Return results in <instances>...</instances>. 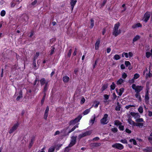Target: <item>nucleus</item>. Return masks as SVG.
I'll list each match as a JSON object with an SVG mask.
<instances>
[{
	"instance_id": "49530a36",
	"label": "nucleus",
	"mask_w": 152,
	"mask_h": 152,
	"mask_svg": "<svg viewBox=\"0 0 152 152\" xmlns=\"http://www.w3.org/2000/svg\"><path fill=\"white\" fill-rule=\"evenodd\" d=\"M120 142H122L124 144H127V141L125 139H122L120 140Z\"/></svg>"
},
{
	"instance_id": "a211bd4d",
	"label": "nucleus",
	"mask_w": 152,
	"mask_h": 152,
	"mask_svg": "<svg viewBox=\"0 0 152 152\" xmlns=\"http://www.w3.org/2000/svg\"><path fill=\"white\" fill-rule=\"evenodd\" d=\"M40 84L41 86L43 85L44 84L45 85L46 83H48L46 82L45 79L44 78H43L41 79L40 80Z\"/></svg>"
},
{
	"instance_id": "13d9d810",
	"label": "nucleus",
	"mask_w": 152,
	"mask_h": 152,
	"mask_svg": "<svg viewBox=\"0 0 152 152\" xmlns=\"http://www.w3.org/2000/svg\"><path fill=\"white\" fill-rule=\"evenodd\" d=\"M85 99H84V97L82 98L81 99V101L80 102V104H83L85 102Z\"/></svg>"
},
{
	"instance_id": "4c0bfd02",
	"label": "nucleus",
	"mask_w": 152,
	"mask_h": 152,
	"mask_svg": "<svg viewBox=\"0 0 152 152\" xmlns=\"http://www.w3.org/2000/svg\"><path fill=\"white\" fill-rule=\"evenodd\" d=\"M19 125V124L17 123L14 125L12 127V128L14 129V130H15L18 127Z\"/></svg>"
},
{
	"instance_id": "dca6fc26",
	"label": "nucleus",
	"mask_w": 152,
	"mask_h": 152,
	"mask_svg": "<svg viewBox=\"0 0 152 152\" xmlns=\"http://www.w3.org/2000/svg\"><path fill=\"white\" fill-rule=\"evenodd\" d=\"M70 4L72 7V10L77 2V1L76 0H70Z\"/></svg>"
},
{
	"instance_id": "e433bc0d",
	"label": "nucleus",
	"mask_w": 152,
	"mask_h": 152,
	"mask_svg": "<svg viewBox=\"0 0 152 152\" xmlns=\"http://www.w3.org/2000/svg\"><path fill=\"white\" fill-rule=\"evenodd\" d=\"M55 147H51L49 148L48 152H53L55 150Z\"/></svg>"
},
{
	"instance_id": "37998d69",
	"label": "nucleus",
	"mask_w": 152,
	"mask_h": 152,
	"mask_svg": "<svg viewBox=\"0 0 152 152\" xmlns=\"http://www.w3.org/2000/svg\"><path fill=\"white\" fill-rule=\"evenodd\" d=\"M5 14H6L5 11L4 10H2L0 13L2 17H3V16H4L5 15Z\"/></svg>"
},
{
	"instance_id": "ea45409f",
	"label": "nucleus",
	"mask_w": 152,
	"mask_h": 152,
	"mask_svg": "<svg viewBox=\"0 0 152 152\" xmlns=\"http://www.w3.org/2000/svg\"><path fill=\"white\" fill-rule=\"evenodd\" d=\"M111 131L113 133H115L118 131V129L117 128L115 127L111 129Z\"/></svg>"
},
{
	"instance_id": "423d86ee",
	"label": "nucleus",
	"mask_w": 152,
	"mask_h": 152,
	"mask_svg": "<svg viewBox=\"0 0 152 152\" xmlns=\"http://www.w3.org/2000/svg\"><path fill=\"white\" fill-rule=\"evenodd\" d=\"M151 16L150 13L148 12H146L144 15L142 20L145 23L149 20Z\"/></svg>"
},
{
	"instance_id": "bf43d9fd",
	"label": "nucleus",
	"mask_w": 152,
	"mask_h": 152,
	"mask_svg": "<svg viewBox=\"0 0 152 152\" xmlns=\"http://www.w3.org/2000/svg\"><path fill=\"white\" fill-rule=\"evenodd\" d=\"M107 1V0H104L103 1L102 3L101 4L102 7H103Z\"/></svg>"
},
{
	"instance_id": "4468645a",
	"label": "nucleus",
	"mask_w": 152,
	"mask_h": 152,
	"mask_svg": "<svg viewBox=\"0 0 152 152\" xmlns=\"http://www.w3.org/2000/svg\"><path fill=\"white\" fill-rule=\"evenodd\" d=\"M142 27V25L140 23H138L132 25V27L133 29H135L138 27Z\"/></svg>"
},
{
	"instance_id": "de8ad7c7",
	"label": "nucleus",
	"mask_w": 152,
	"mask_h": 152,
	"mask_svg": "<svg viewBox=\"0 0 152 152\" xmlns=\"http://www.w3.org/2000/svg\"><path fill=\"white\" fill-rule=\"evenodd\" d=\"M135 106L133 105H127L125 107V108L127 109H128L129 108L132 107H134Z\"/></svg>"
},
{
	"instance_id": "69168bd1",
	"label": "nucleus",
	"mask_w": 152,
	"mask_h": 152,
	"mask_svg": "<svg viewBox=\"0 0 152 152\" xmlns=\"http://www.w3.org/2000/svg\"><path fill=\"white\" fill-rule=\"evenodd\" d=\"M97 62V59L94 62V63L93 65V68L94 69L96 67V64Z\"/></svg>"
},
{
	"instance_id": "a19ab883",
	"label": "nucleus",
	"mask_w": 152,
	"mask_h": 152,
	"mask_svg": "<svg viewBox=\"0 0 152 152\" xmlns=\"http://www.w3.org/2000/svg\"><path fill=\"white\" fill-rule=\"evenodd\" d=\"M39 55V52H36L35 55L34 56L33 60H36V59L38 57Z\"/></svg>"
},
{
	"instance_id": "6e6d98bb",
	"label": "nucleus",
	"mask_w": 152,
	"mask_h": 152,
	"mask_svg": "<svg viewBox=\"0 0 152 152\" xmlns=\"http://www.w3.org/2000/svg\"><path fill=\"white\" fill-rule=\"evenodd\" d=\"M119 129L121 131H123L124 129V126L121 125H120L119 126Z\"/></svg>"
},
{
	"instance_id": "e2e57ef3",
	"label": "nucleus",
	"mask_w": 152,
	"mask_h": 152,
	"mask_svg": "<svg viewBox=\"0 0 152 152\" xmlns=\"http://www.w3.org/2000/svg\"><path fill=\"white\" fill-rule=\"evenodd\" d=\"M126 132L130 134L132 132L131 130H129L128 129L126 128L125 130Z\"/></svg>"
},
{
	"instance_id": "680f3d73",
	"label": "nucleus",
	"mask_w": 152,
	"mask_h": 152,
	"mask_svg": "<svg viewBox=\"0 0 152 152\" xmlns=\"http://www.w3.org/2000/svg\"><path fill=\"white\" fill-rule=\"evenodd\" d=\"M127 76V75L126 74L124 73L122 74V77L123 79H125L126 77Z\"/></svg>"
},
{
	"instance_id": "f257e3e1",
	"label": "nucleus",
	"mask_w": 152,
	"mask_h": 152,
	"mask_svg": "<svg viewBox=\"0 0 152 152\" xmlns=\"http://www.w3.org/2000/svg\"><path fill=\"white\" fill-rule=\"evenodd\" d=\"M120 26V23L119 22H118L115 25L113 28V35L115 37H116L121 32L120 29H118L119 27Z\"/></svg>"
},
{
	"instance_id": "412c9836",
	"label": "nucleus",
	"mask_w": 152,
	"mask_h": 152,
	"mask_svg": "<svg viewBox=\"0 0 152 152\" xmlns=\"http://www.w3.org/2000/svg\"><path fill=\"white\" fill-rule=\"evenodd\" d=\"M121 108V104L119 102H117V106L115 107V110L116 111H119L120 110Z\"/></svg>"
},
{
	"instance_id": "aec40b11",
	"label": "nucleus",
	"mask_w": 152,
	"mask_h": 152,
	"mask_svg": "<svg viewBox=\"0 0 152 152\" xmlns=\"http://www.w3.org/2000/svg\"><path fill=\"white\" fill-rule=\"evenodd\" d=\"M128 122L130 124L132 125L133 126H135L136 123L132 121L131 118L128 119Z\"/></svg>"
},
{
	"instance_id": "72a5a7b5",
	"label": "nucleus",
	"mask_w": 152,
	"mask_h": 152,
	"mask_svg": "<svg viewBox=\"0 0 152 152\" xmlns=\"http://www.w3.org/2000/svg\"><path fill=\"white\" fill-rule=\"evenodd\" d=\"M51 50V52L50 54V56L52 55L54 53V50L55 49L54 45L53 46Z\"/></svg>"
},
{
	"instance_id": "6e6552de",
	"label": "nucleus",
	"mask_w": 152,
	"mask_h": 152,
	"mask_svg": "<svg viewBox=\"0 0 152 152\" xmlns=\"http://www.w3.org/2000/svg\"><path fill=\"white\" fill-rule=\"evenodd\" d=\"M108 115L107 114H104L103 118L100 120L101 123L102 124H106L108 123L107 121V118L108 117Z\"/></svg>"
},
{
	"instance_id": "7c9ffc66",
	"label": "nucleus",
	"mask_w": 152,
	"mask_h": 152,
	"mask_svg": "<svg viewBox=\"0 0 152 152\" xmlns=\"http://www.w3.org/2000/svg\"><path fill=\"white\" fill-rule=\"evenodd\" d=\"M124 80L121 78L120 79L118 80L117 82V85H120L122 84V83L124 82Z\"/></svg>"
},
{
	"instance_id": "052dcab7",
	"label": "nucleus",
	"mask_w": 152,
	"mask_h": 152,
	"mask_svg": "<svg viewBox=\"0 0 152 152\" xmlns=\"http://www.w3.org/2000/svg\"><path fill=\"white\" fill-rule=\"evenodd\" d=\"M62 145V144H58L57 145L56 150H58L60 148Z\"/></svg>"
},
{
	"instance_id": "c03bdc74",
	"label": "nucleus",
	"mask_w": 152,
	"mask_h": 152,
	"mask_svg": "<svg viewBox=\"0 0 152 152\" xmlns=\"http://www.w3.org/2000/svg\"><path fill=\"white\" fill-rule=\"evenodd\" d=\"M129 141L131 142H133V144L134 145H137V142H136V141L135 140H134L133 139H132L130 140Z\"/></svg>"
},
{
	"instance_id": "09e8293b",
	"label": "nucleus",
	"mask_w": 152,
	"mask_h": 152,
	"mask_svg": "<svg viewBox=\"0 0 152 152\" xmlns=\"http://www.w3.org/2000/svg\"><path fill=\"white\" fill-rule=\"evenodd\" d=\"M151 55V53L150 52H147L146 53V56L147 58H149Z\"/></svg>"
},
{
	"instance_id": "338daca9",
	"label": "nucleus",
	"mask_w": 152,
	"mask_h": 152,
	"mask_svg": "<svg viewBox=\"0 0 152 152\" xmlns=\"http://www.w3.org/2000/svg\"><path fill=\"white\" fill-rule=\"evenodd\" d=\"M15 131V130H14V129L12 128L10 129V130H9V133L10 134H11L12 133V132H13L14 131Z\"/></svg>"
},
{
	"instance_id": "4be33fe9",
	"label": "nucleus",
	"mask_w": 152,
	"mask_h": 152,
	"mask_svg": "<svg viewBox=\"0 0 152 152\" xmlns=\"http://www.w3.org/2000/svg\"><path fill=\"white\" fill-rule=\"evenodd\" d=\"M48 83H46V84L45 85L43 90V93H46L47 91L48 90Z\"/></svg>"
},
{
	"instance_id": "9d476101",
	"label": "nucleus",
	"mask_w": 152,
	"mask_h": 152,
	"mask_svg": "<svg viewBox=\"0 0 152 152\" xmlns=\"http://www.w3.org/2000/svg\"><path fill=\"white\" fill-rule=\"evenodd\" d=\"M101 143H100L94 142L91 143L90 145V146L92 148H94L100 146Z\"/></svg>"
},
{
	"instance_id": "f03ea898",
	"label": "nucleus",
	"mask_w": 152,
	"mask_h": 152,
	"mask_svg": "<svg viewBox=\"0 0 152 152\" xmlns=\"http://www.w3.org/2000/svg\"><path fill=\"white\" fill-rule=\"evenodd\" d=\"M132 88L135 90L136 93H140V92L142 90L143 87L141 86H136V85L134 84L132 86Z\"/></svg>"
},
{
	"instance_id": "20e7f679",
	"label": "nucleus",
	"mask_w": 152,
	"mask_h": 152,
	"mask_svg": "<svg viewBox=\"0 0 152 152\" xmlns=\"http://www.w3.org/2000/svg\"><path fill=\"white\" fill-rule=\"evenodd\" d=\"M91 131H86V132L79 134L78 136V139L80 140L81 138L90 135L91 134Z\"/></svg>"
},
{
	"instance_id": "1a4fd4ad",
	"label": "nucleus",
	"mask_w": 152,
	"mask_h": 152,
	"mask_svg": "<svg viewBox=\"0 0 152 152\" xmlns=\"http://www.w3.org/2000/svg\"><path fill=\"white\" fill-rule=\"evenodd\" d=\"M131 115L134 117V118L136 119L137 118H139L140 117V115L138 113H135L134 112H131L130 113Z\"/></svg>"
},
{
	"instance_id": "6ab92c4d",
	"label": "nucleus",
	"mask_w": 152,
	"mask_h": 152,
	"mask_svg": "<svg viewBox=\"0 0 152 152\" xmlns=\"http://www.w3.org/2000/svg\"><path fill=\"white\" fill-rule=\"evenodd\" d=\"M42 0H38V1L37 0H34V1L31 3V4L32 6L35 5L37 3L38 4H39L40 3L42 2Z\"/></svg>"
},
{
	"instance_id": "b1692460",
	"label": "nucleus",
	"mask_w": 152,
	"mask_h": 152,
	"mask_svg": "<svg viewBox=\"0 0 152 152\" xmlns=\"http://www.w3.org/2000/svg\"><path fill=\"white\" fill-rule=\"evenodd\" d=\"M34 138H35V137H33L31 138L30 142V143L29 145V148H30L32 146V145L33 144V142L34 140Z\"/></svg>"
},
{
	"instance_id": "473e14b6",
	"label": "nucleus",
	"mask_w": 152,
	"mask_h": 152,
	"mask_svg": "<svg viewBox=\"0 0 152 152\" xmlns=\"http://www.w3.org/2000/svg\"><path fill=\"white\" fill-rule=\"evenodd\" d=\"M93 117V119H91L89 121L90 124H91L92 125L93 124H94V121L95 120V118H96L95 115H94Z\"/></svg>"
},
{
	"instance_id": "f3484780",
	"label": "nucleus",
	"mask_w": 152,
	"mask_h": 152,
	"mask_svg": "<svg viewBox=\"0 0 152 152\" xmlns=\"http://www.w3.org/2000/svg\"><path fill=\"white\" fill-rule=\"evenodd\" d=\"M100 40L99 39H98L96 41L95 44V49L96 50H98L100 45Z\"/></svg>"
},
{
	"instance_id": "bb28decb",
	"label": "nucleus",
	"mask_w": 152,
	"mask_h": 152,
	"mask_svg": "<svg viewBox=\"0 0 152 152\" xmlns=\"http://www.w3.org/2000/svg\"><path fill=\"white\" fill-rule=\"evenodd\" d=\"M140 36L139 35H137L133 38V42H135L138 40L140 39Z\"/></svg>"
},
{
	"instance_id": "a878e982",
	"label": "nucleus",
	"mask_w": 152,
	"mask_h": 152,
	"mask_svg": "<svg viewBox=\"0 0 152 152\" xmlns=\"http://www.w3.org/2000/svg\"><path fill=\"white\" fill-rule=\"evenodd\" d=\"M63 79L64 83H67L69 81V78L68 77L66 76L63 77Z\"/></svg>"
},
{
	"instance_id": "0e129e2a",
	"label": "nucleus",
	"mask_w": 152,
	"mask_h": 152,
	"mask_svg": "<svg viewBox=\"0 0 152 152\" xmlns=\"http://www.w3.org/2000/svg\"><path fill=\"white\" fill-rule=\"evenodd\" d=\"M109 96L107 94L104 95V99L106 100H107L109 99Z\"/></svg>"
},
{
	"instance_id": "864d4df0",
	"label": "nucleus",
	"mask_w": 152,
	"mask_h": 152,
	"mask_svg": "<svg viewBox=\"0 0 152 152\" xmlns=\"http://www.w3.org/2000/svg\"><path fill=\"white\" fill-rule=\"evenodd\" d=\"M115 125H119L120 124H121L120 122V121H119L117 120H116L115 122Z\"/></svg>"
},
{
	"instance_id": "39448f33",
	"label": "nucleus",
	"mask_w": 152,
	"mask_h": 152,
	"mask_svg": "<svg viewBox=\"0 0 152 152\" xmlns=\"http://www.w3.org/2000/svg\"><path fill=\"white\" fill-rule=\"evenodd\" d=\"M77 137V136H73L71 137V140L70 143L69 145V147H72L76 144Z\"/></svg>"
},
{
	"instance_id": "3c124183",
	"label": "nucleus",
	"mask_w": 152,
	"mask_h": 152,
	"mask_svg": "<svg viewBox=\"0 0 152 152\" xmlns=\"http://www.w3.org/2000/svg\"><path fill=\"white\" fill-rule=\"evenodd\" d=\"M72 49H70L69 50V52L68 53V54H67V56L68 57H70L71 54V53H72Z\"/></svg>"
},
{
	"instance_id": "7ed1b4c3",
	"label": "nucleus",
	"mask_w": 152,
	"mask_h": 152,
	"mask_svg": "<svg viewBox=\"0 0 152 152\" xmlns=\"http://www.w3.org/2000/svg\"><path fill=\"white\" fill-rule=\"evenodd\" d=\"M82 115H79L77 118L74 120H71L69 123V125H74L76 123L78 122L82 118Z\"/></svg>"
},
{
	"instance_id": "c756f323",
	"label": "nucleus",
	"mask_w": 152,
	"mask_h": 152,
	"mask_svg": "<svg viewBox=\"0 0 152 152\" xmlns=\"http://www.w3.org/2000/svg\"><path fill=\"white\" fill-rule=\"evenodd\" d=\"M90 108H89L85 110L83 113V114L85 115L87 114L90 112Z\"/></svg>"
},
{
	"instance_id": "ddd939ff",
	"label": "nucleus",
	"mask_w": 152,
	"mask_h": 152,
	"mask_svg": "<svg viewBox=\"0 0 152 152\" xmlns=\"http://www.w3.org/2000/svg\"><path fill=\"white\" fill-rule=\"evenodd\" d=\"M78 127V125L77 124L76 125L74 126L70 130H69L67 133L64 134L65 136H66L69 135V134L71 132L74 131L76 128Z\"/></svg>"
},
{
	"instance_id": "393cba45",
	"label": "nucleus",
	"mask_w": 152,
	"mask_h": 152,
	"mask_svg": "<svg viewBox=\"0 0 152 152\" xmlns=\"http://www.w3.org/2000/svg\"><path fill=\"white\" fill-rule=\"evenodd\" d=\"M124 89L123 88H121L119 89V92L117 90H116V91L117 93H118V94L119 96H121L122 95L123 92L124 91Z\"/></svg>"
},
{
	"instance_id": "f8f14e48",
	"label": "nucleus",
	"mask_w": 152,
	"mask_h": 152,
	"mask_svg": "<svg viewBox=\"0 0 152 152\" xmlns=\"http://www.w3.org/2000/svg\"><path fill=\"white\" fill-rule=\"evenodd\" d=\"M49 110V107L48 106H47L45 109L44 114V118L45 120H46L48 117Z\"/></svg>"
},
{
	"instance_id": "79ce46f5",
	"label": "nucleus",
	"mask_w": 152,
	"mask_h": 152,
	"mask_svg": "<svg viewBox=\"0 0 152 152\" xmlns=\"http://www.w3.org/2000/svg\"><path fill=\"white\" fill-rule=\"evenodd\" d=\"M71 147L67 146L66 147L64 150V152H69V151L71 150V149L69 148L70 147Z\"/></svg>"
},
{
	"instance_id": "4d7b16f0",
	"label": "nucleus",
	"mask_w": 152,
	"mask_h": 152,
	"mask_svg": "<svg viewBox=\"0 0 152 152\" xmlns=\"http://www.w3.org/2000/svg\"><path fill=\"white\" fill-rule=\"evenodd\" d=\"M94 104L95 105H94V107L95 108H96L98 107V105L99 104V102L98 101H96Z\"/></svg>"
},
{
	"instance_id": "2f4dec72",
	"label": "nucleus",
	"mask_w": 152,
	"mask_h": 152,
	"mask_svg": "<svg viewBox=\"0 0 152 152\" xmlns=\"http://www.w3.org/2000/svg\"><path fill=\"white\" fill-rule=\"evenodd\" d=\"M91 23H90V28H92L94 26V20L93 18H92L91 20Z\"/></svg>"
},
{
	"instance_id": "774afa93",
	"label": "nucleus",
	"mask_w": 152,
	"mask_h": 152,
	"mask_svg": "<svg viewBox=\"0 0 152 152\" xmlns=\"http://www.w3.org/2000/svg\"><path fill=\"white\" fill-rule=\"evenodd\" d=\"M77 49L76 48H75L74 51L73 53V56H75L76 55L77 52Z\"/></svg>"
},
{
	"instance_id": "a18cd8bd",
	"label": "nucleus",
	"mask_w": 152,
	"mask_h": 152,
	"mask_svg": "<svg viewBox=\"0 0 152 152\" xmlns=\"http://www.w3.org/2000/svg\"><path fill=\"white\" fill-rule=\"evenodd\" d=\"M138 111L141 113H142L143 112V109L142 107L141 106L140 107L138 108Z\"/></svg>"
},
{
	"instance_id": "9b49d317",
	"label": "nucleus",
	"mask_w": 152,
	"mask_h": 152,
	"mask_svg": "<svg viewBox=\"0 0 152 152\" xmlns=\"http://www.w3.org/2000/svg\"><path fill=\"white\" fill-rule=\"evenodd\" d=\"M149 97L148 96V91H147L145 93V100L146 104H148L149 103Z\"/></svg>"
},
{
	"instance_id": "f704fd0d",
	"label": "nucleus",
	"mask_w": 152,
	"mask_h": 152,
	"mask_svg": "<svg viewBox=\"0 0 152 152\" xmlns=\"http://www.w3.org/2000/svg\"><path fill=\"white\" fill-rule=\"evenodd\" d=\"M135 121L137 123H140L144 121L143 120L142 118H140L136 119Z\"/></svg>"
},
{
	"instance_id": "8fccbe9b",
	"label": "nucleus",
	"mask_w": 152,
	"mask_h": 152,
	"mask_svg": "<svg viewBox=\"0 0 152 152\" xmlns=\"http://www.w3.org/2000/svg\"><path fill=\"white\" fill-rule=\"evenodd\" d=\"M140 77V75L139 74L136 73L134 75V79H137L139 78Z\"/></svg>"
},
{
	"instance_id": "603ef678",
	"label": "nucleus",
	"mask_w": 152,
	"mask_h": 152,
	"mask_svg": "<svg viewBox=\"0 0 152 152\" xmlns=\"http://www.w3.org/2000/svg\"><path fill=\"white\" fill-rule=\"evenodd\" d=\"M125 64L126 66L127 67L129 66H130L131 64L129 61H125Z\"/></svg>"
},
{
	"instance_id": "5701e85b",
	"label": "nucleus",
	"mask_w": 152,
	"mask_h": 152,
	"mask_svg": "<svg viewBox=\"0 0 152 152\" xmlns=\"http://www.w3.org/2000/svg\"><path fill=\"white\" fill-rule=\"evenodd\" d=\"M135 97L138 99L139 102L142 101V98L140 94V93H136L135 95Z\"/></svg>"
},
{
	"instance_id": "c85d7f7f",
	"label": "nucleus",
	"mask_w": 152,
	"mask_h": 152,
	"mask_svg": "<svg viewBox=\"0 0 152 152\" xmlns=\"http://www.w3.org/2000/svg\"><path fill=\"white\" fill-rule=\"evenodd\" d=\"M143 126V124L142 123H136L135 126H138L142 128Z\"/></svg>"
},
{
	"instance_id": "0eeeda50",
	"label": "nucleus",
	"mask_w": 152,
	"mask_h": 152,
	"mask_svg": "<svg viewBox=\"0 0 152 152\" xmlns=\"http://www.w3.org/2000/svg\"><path fill=\"white\" fill-rule=\"evenodd\" d=\"M112 147L119 150H122L124 148V146L121 144L116 143L112 145Z\"/></svg>"
},
{
	"instance_id": "58836bf2",
	"label": "nucleus",
	"mask_w": 152,
	"mask_h": 152,
	"mask_svg": "<svg viewBox=\"0 0 152 152\" xmlns=\"http://www.w3.org/2000/svg\"><path fill=\"white\" fill-rule=\"evenodd\" d=\"M115 88V84L114 82H113L110 86V89L111 90H114Z\"/></svg>"
},
{
	"instance_id": "5fc2aeb1",
	"label": "nucleus",
	"mask_w": 152,
	"mask_h": 152,
	"mask_svg": "<svg viewBox=\"0 0 152 152\" xmlns=\"http://www.w3.org/2000/svg\"><path fill=\"white\" fill-rule=\"evenodd\" d=\"M56 39L55 38H53L52 39H50V43L51 44H52L53 42H54L56 41Z\"/></svg>"
},
{
	"instance_id": "2eb2a0df",
	"label": "nucleus",
	"mask_w": 152,
	"mask_h": 152,
	"mask_svg": "<svg viewBox=\"0 0 152 152\" xmlns=\"http://www.w3.org/2000/svg\"><path fill=\"white\" fill-rule=\"evenodd\" d=\"M144 152H152V148L150 147H147L146 148L142 149Z\"/></svg>"
},
{
	"instance_id": "c9c22d12",
	"label": "nucleus",
	"mask_w": 152,
	"mask_h": 152,
	"mask_svg": "<svg viewBox=\"0 0 152 152\" xmlns=\"http://www.w3.org/2000/svg\"><path fill=\"white\" fill-rule=\"evenodd\" d=\"M120 58V56L118 54H115L113 57V59L115 60H118Z\"/></svg>"
},
{
	"instance_id": "cd10ccee",
	"label": "nucleus",
	"mask_w": 152,
	"mask_h": 152,
	"mask_svg": "<svg viewBox=\"0 0 152 152\" xmlns=\"http://www.w3.org/2000/svg\"><path fill=\"white\" fill-rule=\"evenodd\" d=\"M108 84L107 83H106L104 84L102 88V91H104L108 87Z\"/></svg>"
}]
</instances>
